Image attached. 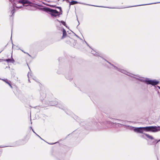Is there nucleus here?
Masks as SVG:
<instances>
[{
	"label": "nucleus",
	"mask_w": 160,
	"mask_h": 160,
	"mask_svg": "<svg viewBox=\"0 0 160 160\" xmlns=\"http://www.w3.org/2000/svg\"><path fill=\"white\" fill-rule=\"evenodd\" d=\"M7 146H0V148H4V147H6Z\"/></svg>",
	"instance_id": "23"
},
{
	"label": "nucleus",
	"mask_w": 160,
	"mask_h": 160,
	"mask_svg": "<svg viewBox=\"0 0 160 160\" xmlns=\"http://www.w3.org/2000/svg\"><path fill=\"white\" fill-rule=\"evenodd\" d=\"M142 134L140 135V137L142 138H145L146 137H147V134L143 133Z\"/></svg>",
	"instance_id": "17"
},
{
	"label": "nucleus",
	"mask_w": 160,
	"mask_h": 160,
	"mask_svg": "<svg viewBox=\"0 0 160 160\" xmlns=\"http://www.w3.org/2000/svg\"><path fill=\"white\" fill-rule=\"evenodd\" d=\"M73 118H74V119L76 120L80 123V120H79V118L78 117V116H76L75 115H73Z\"/></svg>",
	"instance_id": "11"
},
{
	"label": "nucleus",
	"mask_w": 160,
	"mask_h": 160,
	"mask_svg": "<svg viewBox=\"0 0 160 160\" xmlns=\"http://www.w3.org/2000/svg\"><path fill=\"white\" fill-rule=\"evenodd\" d=\"M2 80L3 81H4L5 82H6L7 84H8L10 87L11 88H12V85H11V83H10V82H8V80L7 79H2Z\"/></svg>",
	"instance_id": "10"
},
{
	"label": "nucleus",
	"mask_w": 160,
	"mask_h": 160,
	"mask_svg": "<svg viewBox=\"0 0 160 160\" xmlns=\"http://www.w3.org/2000/svg\"><path fill=\"white\" fill-rule=\"evenodd\" d=\"M146 137H147V138H148V139H154V138H153V137L152 136L150 135H149L148 134H147Z\"/></svg>",
	"instance_id": "18"
},
{
	"label": "nucleus",
	"mask_w": 160,
	"mask_h": 160,
	"mask_svg": "<svg viewBox=\"0 0 160 160\" xmlns=\"http://www.w3.org/2000/svg\"><path fill=\"white\" fill-rule=\"evenodd\" d=\"M2 51L0 52V53Z\"/></svg>",
	"instance_id": "35"
},
{
	"label": "nucleus",
	"mask_w": 160,
	"mask_h": 160,
	"mask_svg": "<svg viewBox=\"0 0 160 160\" xmlns=\"http://www.w3.org/2000/svg\"><path fill=\"white\" fill-rule=\"evenodd\" d=\"M84 42H85V43H86L87 44V45H88V46L89 47H90V46H89V45H88V44H87V43L85 41H84Z\"/></svg>",
	"instance_id": "27"
},
{
	"label": "nucleus",
	"mask_w": 160,
	"mask_h": 160,
	"mask_svg": "<svg viewBox=\"0 0 160 160\" xmlns=\"http://www.w3.org/2000/svg\"><path fill=\"white\" fill-rule=\"evenodd\" d=\"M62 30L63 35L61 38V39H63L66 37H68V36H67V32L63 28H62Z\"/></svg>",
	"instance_id": "7"
},
{
	"label": "nucleus",
	"mask_w": 160,
	"mask_h": 160,
	"mask_svg": "<svg viewBox=\"0 0 160 160\" xmlns=\"http://www.w3.org/2000/svg\"><path fill=\"white\" fill-rule=\"evenodd\" d=\"M56 102H49V103L48 104V105L50 106H54L55 105H56V107H58L59 108H61V109H63L64 110H65V112L66 113L68 114H71V112L68 110H67V111H65V109H64V106L60 104H56Z\"/></svg>",
	"instance_id": "4"
},
{
	"label": "nucleus",
	"mask_w": 160,
	"mask_h": 160,
	"mask_svg": "<svg viewBox=\"0 0 160 160\" xmlns=\"http://www.w3.org/2000/svg\"><path fill=\"white\" fill-rule=\"evenodd\" d=\"M154 141H155V142H156V143H158V142L160 141V139L158 141H157V140H155Z\"/></svg>",
	"instance_id": "22"
},
{
	"label": "nucleus",
	"mask_w": 160,
	"mask_h": 160,
	"mask_svg": "<svg viewBox=\"0 0 160 160\" xmlns=\"http://www.w3.org/2000/svg\"><path fill=\"white\" fill-rule=\"evenodd\" d=\"M32 132L35 134V133H36L34 131V130H33V129H32Z\"/></svg>",
	"instance_id": "26"
},
{
	"label": "nucleus",
	"mask_w": 160,
	"mask_h": 160,
	"mask_svg": "<svg viewBox=\"0 0 160 160\" xmlns=\"http://www.w3.org/2000/svg\"><path fill=\"white\" fill-rule=\"evenodd\" d=\"M11 9H12L11 11V13L12 14V15L11 16V17H12L13 16V14L14 13L15 11H14V7L12 6V7H11Z\"/></svg>",
	"instance_id": "14"
},
{
	"label": "nucleus",
	"mask_w": 160,
	"mask_h": 160,
	"mask_svg": "<svg viewBox=\"0 0 160 160\" xmlns=\"http://www.w3.org/2000/svg\"><path fill=\"white\" fill-rule=\"evenodd\" d=\"M74 34L75 35V36H76L77 37H78V38H80L79 36H78L77 34H76L75 33H74Z\"/></svg>",
	"instance_id": "25"
},
{
	"label": "nucleus",
	"mask_w": 160,
	"mask_h": 160,
	"mask_svg": "<svg viewBox=\"0 0 160 160\" xmlns=\"http://www.w3.org/2000/svg\"><path fill=\"white\" fill-rule=\"evenodd\" d=\"M159 87V88L160 89V88L159 87Z\"/></svg>",
	"instance_id": "34"
},
{
	"label": "nucleus",
	"mask_w": 160,
	"mask_h": 160,
	"mask_svg": "<svg viewBox=\"0 0 160 160\" xmlns=\"http://www.w3.org/2000/svg\"><path fill=\"white\" fill-rule=\"evenodd\" d=\"M12 47H13V46L14 45L12 43Z\"/></svg>",
	"instance_id": "30"
},
{
	"label": "nucleus",
	"mask_w": 160,
	"mask_h": 160,
	"mask_svg": "<svg viewBox=\"0 0 160 160\" xmlns=\"http://www.w3.org/2000/svg\"><path fill=\"white\" fill-rule=\"evenodd\" d=\"M30 128H31V129H32V127H31Z\"/></svg>",
	"instance_id": "29"
},
{
	"label": "nucleus",
	"mask_w": 160,
	"mask_h": 160,
	"mask_svg": "<svg viewBox=\"0 0 160 160\" xmlns=\"http://www.w3.org/2000/svg\"><path fill=\"white\" fill-rule=\"evenodd\" d=\"M56 8L59 9V12L56 9L50 8L48 7H45L41 8V10L50 14L52 17H59L60 15L62 14V8L60 7H56Z\"/></svg>",
	"instance_id": "3"
},
{
	"label": "nucleus",
	"mask_w": 160,
	"mask_h": 160,
	"mask_svg": "<svg viewBox=\"0 0 160 160\" xmlns=\"http://www.w3.org/2000/svg\"><path fill=\"white\" fill-rule=\"evenodd\" d=\"M160 131V126H149L145 127H135L133 131L138 133H143L144 131L155 132Z\"/></svg>",
	"instance_id": "2"
},
{
	"label": "nucleus",
	"mask_w": 160,
	"mask_h": 160,
	"mask_svg": "<svg viewBox=\"0 0 160 160\" xmlns=\"http://www.w3.org/2000/svg\"><path fill=\"white\" fill-rule=\"evenodd\" d=\"M0 79H1L0 78Z\"/></svg>",
	"instance_id": "36"
},
{
	"label": "nucleus",
	"mask_w": 160,
	"mask_h": 160,
	"mask_svg": "<svg viewBox=\"0 0 160 160\" xmlns=\"http://www.w3.org/2000/svg\"><path fill=\"white\" fill-rule=\"evenodd\" d=\"M78 3H79L77 1H72L69 2V7H70L71 5H73Z\"/></svg>",
	"instance_id": "9"
},
{
	"label": "nucleus",
	"mask_w": 160,
	"mask_h": 160,
	"mask_svg": "<svg viewBox=\"0 0 160 160\" xmlns=\"http://www.w3.org/2000/svg\"><path fill=\"white\" fill-rule=\"evenodd\" d=\"M35 134L38 137H39L41 139L44 140L43 139H42L39 135L37 134L36 133H35Z\"/></svg>",
	"instance_id": "20"
},
{
	"label": "nucleus",
	"mask_w": 160,
	"mask_h": 160,
	"mask_svg": "<svg viewBox=\"0 0 160 160\" xmlns=\"http://www.w3.org/2000/svg\"><path fill=\"white\" fill-rule=\"evenodd\" d=\"M149 4H143V5H149ZM141 5H137V6H141Z\"/></svg>",
	"instance_id": "24"
},
{
	"label": "nucleus",
	"mask_w": 160,
	"mask_h": 160,
	"mask_svg": "<svg viewBox=\"0 0 160 160\" xmlns=\"http://www.w3.org/2000/svg\"><path fill=\"white\" fill-rule=\"evenodd\" d=\"M91 53H92V55L96 56L98 55L97 52H96V51H95L94 50H92L91 51Z\"/></svg>",
	"instance_id": "15"
},
{
	"label": "nucleus",
	"mask_w": 160,
	"mask_h": 160,
	"mask_svg": "<svg viewBox=\"0 0 160 160\" xmlns=\"http://www.w3.org/2000/svg\"><path fill=\"white\" fill-rule=\"evenodd\" d=\"M105 61L107 63L106 64V65L109 68H113L115 70L121 72L122 73L128 76L133 77L136 79L138 80L141 82H145L147 84H151L152 85H155L158 84L159 82V81L155 80H152L149 79V78H145L140 77L139 76L132 75V74L128 72L126 70L120 68L118 66H114L113 64H111L109 62L107 61H106L105 60Z\"/></svg>",
	"instance_id": "1"
},
{
	"label": "nucleus",
	"mask_w": 160,
	"mask_h": 160,
	"mask_svg": "<svg viewBox=\"0 0 160 160\" xmlns=\"http://www.w3.org/2000/svg\"><path fill=\"white\" fill-rule=\"evenodd\" d=\"M112 122L110 121H107L105 122H101V124L102 125H104L106 127H108V125H111L112 124Z\"/></svg>",
	"instance_id": "6"
},
{
	"label": "nucleus",
	"mask_w": 160,
	"mask_h": 160,
	"mask_svg": "<svg viewBox=\"0 0 160 160\" xmlns=\"http://www.w3.org/2000/svg\"><path fill=\"white\" fill-rule=\"evenodd\" d=\"M49 143L50 144V145H53L55 143Z\"/></svg>",
	"instance_id": "28"
},
{
	"label": "nucleus",
	"mask_w": 160,
	"mask_h": 160,
	"mask_svg": "<svg viewBox=\"0 0 160 160\" xmlns=\"http://www.w3.org/2000/svg\"><path fill=\"white\" fill-rule=\"evenodd\" d=\"M79 24V22H78V25Z\"/></svg>",
	"instance_id": "32"
},
{
	"label": "nucleus",
	"mask_w": 160,
	"mask_h": 160,
	"mask_svg": "<svg viewBox=\"0 0 160 160\" xmlns=\"http://www.w3.org/2000/svg\"><path fill=\"white\" fill-rule=\"evenodd\" d=\"M28 81L29 82H30V79H29V78L30 77H29V74H28Z\"/></svg>",
	"instance_id": "21"
},
{
	"label": "nucleus",
	"mask_w": 160,
	"mask_h": 160,
	"mask_svg": "<svg viewBox=\"0 0 160 160\" xmlns=\"http://www.w3.org/2000/svg\"><path fill=\"white\" fill-rule=\"evenodd\" d=\"M22 52H23L24 53H26L27 54H28L29 56L30 57H31V55H30L29 54H28V53H27V52H24L23 50H22V49H20Z\"/></svg>",
	"instance_id": "19"
},
{
	"label": "nucleus",
	"mask_w": 160,
	"mask_h": 160,
	"mask_svg": "<svg viewBox=\"0 0 160 160\" xmlns=\"http://www.w3.org/2000/svg\"><path fill=\"white\" fill-rule=\"evenodd\" d=\"M57 21H58V22H61L63 25H64V26H65V27H67V25L66 23V22H64V21H59L58 20V19H57Z\"/></svg>",
	"instance_id": "16"
},
{
	"label": "nucleus",
	"mask_w": 160,
	"mask_h": 160,
	"mask_svg": "<svg viewBox=\"0 0 160 160\" xmlns=\"http://www.w3.org/2000/svg\"><path fill=\"white\" fill-rule=\"evenodd\" d=\"M65 77L67 79L71 80L72 79V77L68 74L66 75Z\"/></svg>",
	"instance_id": "13"
},
{
	"label": "nucleus",
	"mask_w": 160,
	"mask_h": 160,
	"mask_svg": "<svg viewBox=\"0 0 160 160\" xmlns=\"http://www.w3.org/2000/svg\"><path fill=\"white\" fill-rule=\"evenodd\" d=\"M125 127L128 129H129L131 130H133V129L135 127H132L130 126L125 125Z\"/></svg>",
	"instance_id": "12"
},
{
	"label": "nucleus",
	"mask_w": 160,
	"mask_h": 160,
	"mask_svg": "<svg viewBox=\"0 0 160 160\" xmlns=\"http://www.w3.org/2000/svg\"><path fill=\"white\" fill-rule=\"evenodd\" d=\"M46 97V95L45 94L44 95V97Z\"/></svg>",
	"instance_id": "31"
},
{
	"label": "nucleus",
	"mask_w": 160,
	"mask_h": 160,
	"mask_svg": "<svg viewBox=\"0 0 160 160\" xmlns=\"http://www.w3.org/2000/svg\"><path fill=\"white\" fill-rule=\"evenodd\" d=\"M17 2L18 3H21L23 5L31 3V2L28 0H19V1H17Z\"/></svg>",
	"instance_id": "5"
},
{
	"label": "nucleus",
	"mask_w": 160,
	"mask_h": 160,
	"mask_svg": "<svg viewBox=\"0 0 160 160\" xmlns=\"http://www.w3.org/2000/svg\"><path fill=\"white\" fill-rule=\"evenodd\" d=\"M157 3H158V2H157ZM155 4L157 3H155Z\"/></svg>",
	"instance_id": "33"
},
{
	"label": "nucleus",
	"mask_w": 160,
	"mask_h": 160,
	"mask_svg": "<svg viewBox=\"0 0 160 160\" xmlns=\"http://www.w3.org/2000/svg\"><path fill=\"white\" fill-rule=\"evenodd\" d=\"M4 61L7 62H11L12 63H13L14 62V60L12 58V56H11V58H8L4 60Z\"/></svg>",
	"instance_id": "8"
}]
</instances>
